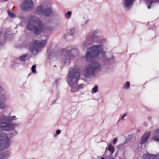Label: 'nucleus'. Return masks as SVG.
Instances as JSON below:
<instances>
[{"label":"nucleus","mask_w":159,"mask_h":159,"mask_svg":"<svg viewBox=\"0 0 159 159\" xmlns=\"http://www.w3.org/2000/svg\"><path fill=\"white\" fill-rule=\"evenodd\" d=\"M7 12H8V13L9 15L12 18H14L16 17L15 15L13 13H11L9 11H8Z\"/></svg>","instance_id":"26"},{"label":"nucleus","mask_w":159,"mask_h":159,"mask_svg":"<svg viewBox=\"0 0 159 159\" xmlns=\"http://www.w3.org/2000/svg\"><path fill=\"white\" fill-rule=\"evenodd\" d=\"M101 69L99 63L97 61L91 62L83 69L82 75L87 78H90L93 76L95 74Z\"/></svg>","instance_id":"3"},{"label":"nucleus","mask_w":159,"mask_h":159,"mask_svg":"<svg viewBox=\"0 0 159 159\" xmlns=\"http://www.w3.org/2000/svg\"><path fill=\"white\" fill-rule=\"evenodd\" d=\"M150 136V133L149 132H146L142 137L140 141L141 144H143L147 141Z\"/></svg>","instance_id":"14"},{"label":"nucleus","mask_w":159,"mask_h":159,"mask_svg":"<svg viewBox=\"0 0 159 159\" xmlns=\"http://www.w3.org/2000/svg\"><path fill=\"white\" fill-rule=\"evenodd\" d=\"M94 54L92 52L89 48L87 49L85 57L88 61H90L94 59H96L97 57L94 56Z\"/></svg>","instance_id":"12"},{"label":"nucleus","mask_w":159,"mask_h":159,"mask_svg":"<svg viewBox=\"0 0 159 159\" xmlns=\"http://www.w3.org/2000/svg\"><path fill=\"white\" fill-rule=\"evenodd\" d=\"M80 72L79 69L73 68H70L69 71L67 79L68 84L71 88V91L75 92L84 88L83 84L77 86L78 81L80 76Z\"/></svg>","instance_id":"1"},{"label":"nucleus","mask_w":159,"mask_h":159,"mask_svg":"<svg viewBox=\"0 0 159 159\" xmlns=\"http://www.w3.org/2000/svg\"><path fill=\"white\" fill-rule=\"evenodd\" d=\"M28 20L29 22L27 29L33 31L34 34H39L46 29L41 21L36 16H31L28 18Z\"/></svg>","instance_id":"2"},{"label":"nucleus","mask_w":159,"mask_h":159,"mask_svg":"<svg viewBox=\"0 0 159 159\" xmlns=\"http://www.w3.org/2000/svg\"><path fill=\"white\" fill-rule=\"evenodd\" d=\"M7 99L6 96L2 95L0 97V109H3L6 107V102Z\"/></svg>","instance_id":"13"},{"label":"nucleus","mask_w":159,"mask_h":159,"mask_svg":"<svg viewBox=\"0 0 159 159\" xmlns=\"http://www.w3.org/2000/svg\"><path fill=\"white\" fill-rule=\"evenodd\" d=\"M9 119L10 121L11 122V121L15 120L16 119V116H11L10 115H9Z\"/></svg>","instance_id":"28"},{"label":"nucleus","mask_w":159,"mask_h":159,"mask_svg":"<svg viewBox=\"0 0 159 159\" xmlns=\"http://www.w3.org/2000/svg\"><path fill=\"white\" fill-rule=\"evenodd\" d=\"M124 144H125V143H124V144H120L119 146H120V147H122V146H123V145H124Z\"/></svg>","instance_id":"35"},{"label":"nucleus","mask_w":159,"mask_h":159,"mask_svg":"<svg viewBox=\"0 0 159 159\" xmlns=\"http://www.w3.org/2000/svg\"><path fill=\"white\" fill-rule=\"evenodd\" d=\"M64 55L62 57V61L63 62H67L69 60L77 55L78 54V50L75 49H73L71 51L66 49L63 51Z\"/></svg>","instance_id":"6"},{"label":"nucleus","mask_w":159,"mask_h":159,"mask_svg":"<svg viewBox=\"0 0 159 159\" xmlns=\"http://www.w3.org/2000/svg\"><path fill=\"white\" fill-rule=\"evenodd\" d=\"M99 159H114V157L112 155L100 157Z\"/></svg>","instance_id":"21"},{"label":"nucleus","mask_w":159,"mask_h":159,"mask_svg":"<svg viewBox=\"0 0 159 159\" xmlns=\"http://www.w3.org/2000/svg\"><path fill=\"white\" fill-rule=\"evenodd\" d=\"M152 139L159 141V128L157 129L153 133Z\"/></svg>","instance_id":"16"},{"label":"nucleus","mask_w":159,"mask_h":159,"mask_svg":"<svg viewBox=\"0 0 159 159\" xmlns=\"http://www.w3.org/2000/svg\"><path fill=\"white\" fill-rule=\"evenodd\" d=\"M10 152L8 151H5L0 153V157L2 159H6L10 156Z\"/></svg>","instance_id":"15"},{"label":"nucleus","mask_w":159,"mask_h":159,"mask_svg":"<svg viewBox=\"0 0 159 159\" xmlns=\"http://www.w3.org/2000/svg\"><path fill=\"white\" fill-rule=\"evenodd\" d=\"M146 2H147V1H146ZM158 2V0H157V2ZM148 2V3L149 4V5L148 6V8L149 9H150V5H151V4H152V3H149L148 2ZM154 2H153V3H154Z\"/></svg>","instance_id":"33"},{"label":"nucleus","mask_w":159,"mask_h":159,"mask_svg":"<svg viewBox=\"0 0 159 159\" xmlns=\"http://www.w3.org/2000/svg\"><path fill=\"white\" fill-rule=\"evenodd\" d=\"M113 60V56H111V57H105L103 60V62L104 64L108 65L110 64L111 62Z\"/></svg>","instance_id":"17"},{"label":"nucleus","mask_w":159,"mask_h":159,"mask_svg":"<svg viewBox=\"0 0 159 159\" xmlns=\"http://www.w3.org/2000/svg\"><path fill=\"white\" fill-rule=\"evenodd\" d=\"M11 144V140L5 133H0V152L8 148Z\"/></svg>","instance_id":"5"},{"label":"nucleus","mask_w":159,"mask_h":159,"mask_svg":"<svg viewBox=\"0 0 159 159\" xmlns=\"http://www.w3.org/2000/svg\"><path fill=\"white\" fill-rule=\"evenodd\" d=\"M0 128L2 130L6 131L11 129L13 128V125L10 121L9 116L4 114L0 115Z\"/></svg>","instance_id":"4"},{"label":"nucleus","mask_w":159,"mask_h":159,"mask_svg":"<svg viewBox=\"0 0 159 159\" xmlns=\"http://www.w3.org/2000/svg\"><path fill=\"white\" fill-rule=\"evenodd\" d=\"M36 66L35 65H33L31 67L32 72L33 73H36Z\"/></svg>","instance_id":"27"},{"label":"nucleus","mask_w":159,"mask_h":159,"mask_svg":"<svg viewBox=\"0 0 159 159\" xmlns=\"http://www.w3.org/2000/svg\"><path fill=\"white\" fill-rule=\"evenodd\" d=\"M103 47L101 44L94 45L89 48L94 55L97 58L99 56L103 55Z\"/></svg>","instance_id":"9"},{"label":"nucleus","mask_w":159,"mask_h":159,"mask_svg":"<svg viewBox=\"0 0 159 159\" xmlns=\"http://www.w3.org/2000/svg\"><path fill=\"white\" fill-rule=\"evenodd\" d=\"M75 29L72 28L68 31V33L70 35H73L75 33Z\"/></svg>","instance_id":"23"},{"label":"nucleus","mask_w":159,"mask_h":159,"mask_svg":"<svg viewBox=\"0 0 159 159\" xmlns=\"http://www.w3.org/2000/svg\"><path fill=\"white\" fill-rule=\"evenodd\" d=\"M47 43L46 40L35 41L30 48V51L34 54L37 53L39 48L44 46Z\"/></svg>","instance_id":"7"},{"label":"nucleus","mask_w":159,"mask_h":159,"mask_svg":"<svg viewBox=\"0 0 159 159\" xmlns=\"http://www.w3.org/2000/svg\"><path fill=\"white\" fill-rule=\"evenodd\" d=\"M98 89V86L97 85H95L93 88L92 89V93H95L97 92V90Z\"/></svg>","instance_id":"24"},{"label":"nucleus","mask_w":159,"mask_h":159,"mask_svg":"<svg viewBox=\"0 0 159 159\" xmlns=\"http://www.w3.org/2000/svg\"><path fill=\"white\" fill-rule=\"evenodd\" d=\"M0 159H2L0 157Z\"/></svg>","instance_id":"36"},{"label":"nucleus","mask_w":159,"mask_h":159,"mask_svg":"<svg viewBox=\"0 0 159 159\" xmlns=\"http://www.w3.org/2000/svg\"><path fill=\"white\" fill-rule=\"evenodd\" d=\"M34 7L32 0H25L20 5L21 9L25 11H30Z\"/></svg>","instance_id":"10"},{"label":"nucleus","mask_w":159,"mask_h":159,"mask_svg":"<svg viewBox=\"0 0 159 159\" xmlns=\"http://www.w3.org/2000/svg\"><path fill=\"white\" fill-rule=\"evenodd\" d=\"M101 32L99 30H96L91 32V34L88 36V38H91V40L93 39V41L99 43L101 42Z\"/></svg>","instance_id":"11"},{"label":"nucleus","mask_w":159,"mask_h":159,"mask_svg":"<svg viewBox=\"0 0 159 159\" xmlns=\"http://www.w3.org/2000/svg\"><path fill=\"white\" fill-rule=\"evenodd\" d=\"M90 43V41H88L86 42L85 41L84 43V44L83 46V48H86L87 47H88L89 44Z\"/></svg>","instance_id":"25"},{"label":"nucleus","mask_w":159,"mask_h":159,"mask_svg":"<svg viewBox=\"0 0 159 159\" xmlns=\"http://www.w3.org/2000/svg\"><path fill=\"white\" fill-rule=\"evenodd\" d=\"M117 140H118L116 138H115L113 140V143L114 144H116V142H117Z\"/></svg>","instance_id":"30"},{"label":"nucleus","mask_w":159,"mask_h":159,"mask_svg":"<svg viewBox=\"0 0 159 159\" xmlns=\"http://www.w3.org/2000/svg\"><path fill=\"white\" fill-rule=\"evenodd\" d=\"M20 19L22 20H24L25 19V17L24 16H23V15H21V16H20Z\"/></svg>","instance_id":"32"},{"label":"nucleus","mask_w":159,"mask_h":159,"mask_svg":"<svg viewBox=\"0 0 159 159\" xmlns=\"http://www.w3.org/2000/svg\"><path fill=\"white\" fill-rule=\"evenodd\" d=\"M61 133V131L60 130H57L56 131V134L58 135L60 134Z\"/></svg>","instance_id":"31"},{"label":"nucleus","mask_w":159,"mask_h":159,"mask_svg":"<svg viewBox=\"0 0 159 159\" xmlns=\"http://www.w3.org/2000/svg\"><path fill=\"white\" fill-rule=\"evenodd\" d=\"M27 57V55L25 54L24 55L19 57V58H16L15 60L16 62H18L19 61H24Z\"/></svg>","instance_id":"19"},{"label":"nucleus","mask_w":159,"mask_h":159,"mask_svg":"<svg viewBox=\"0 0 159 159\" xmlns=\"http://www.w3.org/2000/svg\"><path fill=\"white\" fill-rule=\"evenodd\" d=\"M130 84L128 81H126L123 86V88L124 89H128L130 88Z\"/></svg>","instance_id":"22"},{"label":"nucleus","mask_w":159,"mask_h":159,"mask_svg":"<svg viewBox=\"0 0 159 159\" xmlns=\"http://www.w3.org/2000/svg\"><path fill=\"white\" fill-rule=\"evenodd\" d=\"M126 116V114L124 115L121 117V119L124 120V117L125 116Z\"/></svg>","instance_id":"34"},{"label":"nucleus","mask_w":159,"mask_h":159,"mask_svg":"<svg viewBox=\"0 0 159 159\" xmlns=\"http://www.w3.org/2000/svg\"><path fill=\"white\" fill-rule=\"evenodd\" d=\"M144 159H159L157 156H153L149 154L143 156Z\"/></svg>","instance_id":"18"},{"label":"nucleus","mask_w":159,"mask_h":159,"mask_svg":"<svg viewBox=\"0 0 159 159\" xmlns=\"http://www.w3.org/2000/svg\"><path fill=\"white\" fill-rule=\"evenodd\" d=\"M36 13L39 15L49 16L51 13V10L50 8H48L47 4H45L38 7L36 10Z\"/></svg>","instance_id":"8"},{"label":"nucleus","mask_w":159,"mask_h":159,"mask_svg":"<svg viewBox=\"0 0 159 159\" xmlns=\"http://www.w3.org/2000/svg\"><path fill=\"white\" fill-rule=\"evenodd\" d=\"M108 149V150L112 154L115 151V149L114 147L111 144H110L109 145Z\"/></svg>","instance_id":"20"},{"label":"nucleus","mask_w":159,"mask_h":159,"mask_svg":"<svg viewBox=\"0 0 159 159\" xmlns=\"http://www.w3.org/2000/svg\"><path fill=\"white\" fill-rule=\"evenodd\" d=\"M71 15V12L70 11H68L66 14L65 16L66 17H70Z\"/></svg>","instance_id":"29"}]
</instances>
